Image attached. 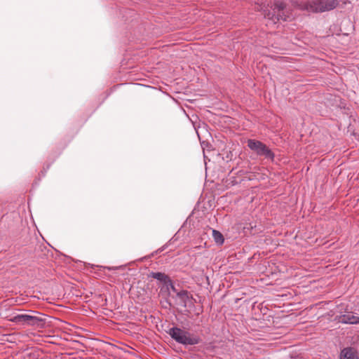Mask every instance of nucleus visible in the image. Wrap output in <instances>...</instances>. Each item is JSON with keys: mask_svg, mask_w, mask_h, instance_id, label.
<instances>
[{"mask_svg": "<svg viewBox=\"0 0 359 359\" xmlns=\"http://www.w3.org/2000/svg\"><path fill=\"white\" fill-rule=\"evenodd\" d=\"M340 359H359L351 348H344L340 353Z\"/></svg>", "mask_w": 359, "mask_h": 359, "instance_id": "6e6552de", "label": "nucleus"}, {"mask_svg": "<svg viewBox=\"0 0 359 359\" xmlns=\"http://www.w3.org/2000/svg\"><path fill=\"white\" fill-rule=\"evenodd\" d=\"M273 12L271 13L269 11L264 10V15L266 18H268L270 22L276 24V20H279L280 19L286 21L289 16L285 15L284 9L285 4L283 1H277L274 2L273 6Z\"/></svg>", "mask_w": 359, "mask_h": 359, "instance_id": "20e7f679", "label": "nucleus"}, {"mask_svg": "<svg viewBox=\"0 0 359 359\" xmlns=\"http://www.w3.org/2000/svg\"><path fill=\"white\" fill-rule=\"evenodd\" d=\"M248 147L257 156L264 157L271 161H274L275 154L273 151L261 141L250 139L247 142Z\"/></svg>", "mask_w": 359, "mask_h": 359, "instance_id": "7ed1b4c3", "label": "nucleus"}, {"mask_svg": "<svg viewBox=\"0 0 359 359\" xmlns=\"http://www.w3.org/2000/svg\"><path fill=\"white\" fill-rule=\"evenodd\" d=\"M168 333L175 341L185 346L196 345L201 341L198 336L177 327L170 328Z\"/></svg>", "mask_w": 359, "mask_h": 359, "instance_id": "f257e3e1", "label": "nucleus"}, {"mask_svg": "<svg viewBox=\"0 0 359 359\" xmlns=\"http://www.w3.org/2000/svg\"><path fill=\"white\" fill-rule=\"evenodd\" d=\"M339 322L344 324H358L359 323V316L351 313H346L340 316Z\"/></svg>", "mask_w": 359, "mask_h": 359, "instance_id": "0eeeda50", "label": "nucleus"}, {"mask_svg": "<svg viewBox=\"0 0 359 359\" xmlns=\"http://www.w3.org/2000/svg\"><path fill=\"white\" fill-rule=\"evenodd\" d=\"M11 320L17 324L31 326H39L42 322L39 318L27 314L17 315Z\"/></svg>", "mask_w": 359, "mask_h": 359, "instance_id": "39448f33", "label": "nucleus"}, {"mask_svg": "<svg viewBox=\"0 0 359 359\" xmlns=\"http://www.w3.org/2000/svg\"><path fill=\"white\" fill-rule=\"evenodd\" d=\"M337 0H313L303 4L302 8L309 12H324L334 8Z\"/></svg>", "mask_w": 359, "mask_h": 359, "instance_id": "f03ea898", "label": "nucleus"}, {"mask_svg": "<svg viewBox=\"0 0 359 359\" xmlns=\"http://www.w3.org/2000/svg\"><path fill=\"white\" fill-rule=\"evenodd\" d=\"M212 237L217 244L221 245L224 243V236L219 231L217 230H212Z\"/></svg>", "mask_w": 359, "mask_h": 359, "instance_id": "9d476101", "label": "nucleus"}, {"mask_svg": "<svg viewBox=\"0 0 359 359\" xmlns=\"http://www.w3.org/2000/svg\"><path fill=\"white\" fill-rule=\"evenodd\" d=\"M151 276L158 280H160L161 282L165 283V284H169L171 287V289L173 292L176 291V288L173 285L171 280L168 277V276L165 275L163 273L161 272H153L151 274Z\"/></svg>", "mask_w": 359, "mask_h": 359, "instance_id": "423d86ee", "label": "nucleus"}, {"mask_svg": "<svg viewBox=\"0 0 359 359\" xmlns=\"http://www.w3.org/2000/svg\"><path fill=\"white\" fill-rule=\"evenodd\" d=\"M175 292H176L177 296L179 297L184 306H186L187 301L189 299V292L187 290H180L179 292H177L176 290Z\"/></svg>", "mask_w": 359, "mask_h": 359, "instance_id": "1a4fd4ad", "label": "nucleus"}]
</instances>
